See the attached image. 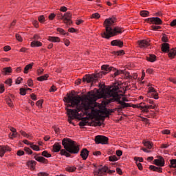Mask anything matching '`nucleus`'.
Listing matches in <instances>:
<instances>
[{
	"label": "nucleus",
	"instance_id": "obj_1",
	"mask_svg": "<svg viewBox=\"0 0 176 176\" xmlns=\"http://www.w3.org/2000/svg\"><path fill=\"white\" fill-rule=\"evenodd\" d=\"M99 89H94L87 93V95H83L80 97L82 107H86L87 109H91L94 111V104L96 101L100 100V98H111V90L112 87L107 88L105 84H99Z\"/></svg>",
	"mask_w": 176,
	"mask_h": 176
},
{
	"label": "nucleus",
	"instance_id": "obj_2",
	"mask_svg": "<svg viewBox=\"0 0 176 176\" xmlns=\"http://www.w3.org/2000/svg\"><path fill=\"white\" fill-rule=\"evenodd\" d=\"M114 23H116V18L111 17L106 19L104 21V25L105 28V32L101 34L102 38H104V39H109V38H112V36H116V35H119V34H122L123 32V28L116 26L113 29H112L111 25H113Z\"/></svg>",
	"mask_w": 176,
	"mask_h": 176
},
{
	"label": "nucleus",
	"instance_id": "obj_3",
	"mask_svg": "<svg viewBox=\"0 0 176 176\" xmlns=\"http://www.w3.org/2000/svg\"><path fill=\"white\" fill-rule=\"evenodd\" d=\"M102 72L98 74H87L82 78V82H87V83H93V82H96L98 80V78L102 77L103 75H107L108 72H111V71H116V68L113 67H110L109 65H103L101 67Z\"/></svg>",
	"mask_w": 176,
	"mask_h": 176
},
{
	"label": "nucleus",
	"instance_id": "obj_4",
	"mask_svg": "<svg viewBox=\"0 0 176 176\" xmlns=\"http://www.w3.org/2000/svg\"><path fill=\"white\" fill-rule=\"evenodd\" d=\"M119 83H115L114 85L111 87L110 97H113L112 99H114V102L116 101L117 102H118V104H120V105H118V109H120V111H123L124 108L131 107V104H130L129 103H126V102H122V100H120V99L122 98V96L123 95H119V94H118V90H119Z\"/></svg>",
	"mask_w": 176,
	"mask_h": 176
},
{
	"label": "nucleus",
	"instance_id": "obj_5",
	"mask_svg": "<svg viewBox=\"0 0 176 176\" xmlns=\"http://www.w3.org/2000/svg\"><path fill=\"white\" fill-rule=\"evenodd\" d=\"M65 102H67V107H72V108H77L78 106L80 104L82 99L79 95L74 96V94H67V97L64 98Z\"/></svg>",
	"mask_w": 176,
	"mask_h": 176
},
{
	"label": "nucleus",
	"instance_id": "obj_6",
	"mask_svg": "<svg viewBox=\"0 0 176 176\" xmlns=\"http://www.w3.org/2000/svg\"><path fill=\"white\" fill-rule=\"evenodd\" d=\"M73 144H76V142L68 138H63L62 140V145L64 149L60 150V155L61 156H65L66 157H69L71 156V154L67 152V151L71 148Z\"/></svg>",
	"mask_w": 176,
	"mask_h": 176
},
{
	"label": "nucleus",
	"instance_id": "obj_7",
	"mask_svg": "<svg viewBox=\"0 0 176 176\" xmlns=\"http://www.w3.org/2000/svg\"><path fill=\"white\" fill-rule=\"evenodd\" d=\"M111 102H115V99L109 98L103 101V106L99 107L100 113H102V115H105V118H109V115L113 113V109H107V105L111 104Z\"/></svg>",
	"mask_w": 176,
	"mask_h": 176
},
{
	"label": "nucleus",
	"instance_id": "obj_8",
	"mask_svg": "<svg viewBox=\"0 0 176 176\" xmlns=\"http://www.w3.org/2000/svg\"><path fill=\"white\" fill-rule=\"evenodd\" d=\"M77 113L76 116L77 118H83L82 116H85V115H87L88 116H91V113L89 112V109H87V107H83V103L81 102L77 107Z\"/></svg>",
	"mask_w": 176,
	"mask_h": 176
},
{
	"label": "nucleus",
	"instance_id": "obj_9",
	"mask_svg": "<svg viewBox=\"0 0 176 176\" xmlns=\"http://www.w3.org/2000/svg\"><path fill=\"white\" fill-rule=\"evenodd\" d=\"M79 151H80V145L78 144V143H73L70 148H68L67 152L70 155H78L79 153Z\"/></svg>",
	"mask_w": 176,
	"mask_h": 176
},
{
	"label": "nucleus",
	"instance_id": "obj_10",
	"mask_svg": "<svg viewBox=\"0 0 176 176\" xmlns=\"http://www.w3.org/2000/svg\"><path fill=\"white\" fill-rule=\"evenodd\" d=\"M100 167L98 169H95L94 171V175L96 176H104L107 175V172L108 171V166L102 165H100Z\"/></svg>",
	"mask_w": 176,
	"mask_h": 176
},
{
	"label": "nucleus",
	"instance_id": "obj_11",
	"mask_svg": "<svg viewBox=\"0 0 176 176\" xmlns=\"http://www.w3.org/2000/svg\"><path fill=\"white\" fill-rule=\"evenodd\" d=\"M109 140L107 137L104 135H97L95 137V142L97 144L107 145L108 144Z\"/></svg>",
	"mask_w": 176,
	"mask_h": 176
},
{
	"label": "nucleus",
	"instance_id": "obj_12",
	"mask_svg": "<svg viewBox=\"0 0 176 176\" xmlns=\"http://www.w3.org/2000/svg\"><path fill=\"white\" fill-rule=\"evenodd\" d=\"M63 22L64 24H66V25H71V24H72V13H71V12H65L63 14Z\"/></svg>",
	"mask_w": 176,
	"mask_h": 176
},
{
	"label": "nucleus",
	"instance_id": "obj_13",
	"mask_svg": "<svg viewBox=\"0 0 176 176\" xmlns=\"http://www.w3.org/2000/svg\"><path fill=\"white\" fill-rule=\"evenodd\" d=\"M146 21H148L150 24L155 25H162L163 24V21L160 17H151L146 19Z\"/></svg>",
	"mask_w": 176,
	"mask_h": 176
},
{
	"label": "nucleus",
	"instance_id": "obj_14",
	"mask_svg": "<svg viewBox=\"0 0 176 176\" xmlns=\"http://www.w3.org/2000/svg\"><path fill=\"white\" fill-rule=\"evenodd\" d=\"M41 154H36V153H34L32 156L33 159H35V160H36V162H38L39 163H43V164H49V160L42 156H39Z\"/></svg>",
	"mask_w": 176,
	"mask_h": 176
},
{
	"label": "nucleus",
	"instance_id": "obj_15",
	"mask_svg": "<svg viewBox=\"0 0 176 176\" xmlns=\"http://www.w3.org/2000/svg\"><path fill=\"white\" fill-rule=\"evenodd\" d=\"M67 112V115H68V118H72V119H78V116H76V113H78V109H67L66 108Z\"/></svg>",
	"mask_w": 176,
	"mask_h": 176
},
{
	"label": "nucleus",
	"instance_id": "obj_16",
	"mask_svg": "<svg viewBox=\"0 0 176 176\" xmlns=\"http://www.w3.org/2000/svg\"><path fill=\"white\" fill-rule=\"evenodd\" d=\"M153 164H155V166H158L159 167H164V158H163V157L162 156H159L158 159H155L153 161Z\"/></svg>",
	"mask_w": 176,
	"mask_h": 176
},
{
	"label": "nucleus",
	"instance_id": "obj_17",
	"mask_svg": "<svg viewBox=\"0 0 176 176\" xmlns=\"http://www.w3.org/2000/svg\"><path fill=\"white\" fill-rule=\"evenodd\" d=\"M12 148L8 146H0V156L2 157L6 152H10Z\"/></svg>",
	"mask_w": 176,
	"mask_h": 176
},
{
	"label": "nucleus",
	"instance_id": "obj_18",
	"mask_svg": "<svg viewBox=\"0 0 176 176\" xmlns=\"http://www.w3.org/2000/svg\"><path fill=\"white\" fill-rule=\"evenodd\" d=\"M77 120H81L78 124L80 126H87V123H89V121H87L89 120V117H84V118L79 117L77 118Z\"/></svg>",
	"mask_w": 176,
	"mask_h": 176
},
{
	"label": "nucleus",
	"instance_id": "obj_19",
	"mask_svg": "<svg viewBox=\"0 0 176 176\" xmlns=\"http://www.w3.org/2000/svg\"><path fill=\"white\" fill-rule=\"evenodd\" d=\"M89 151L87 148H82L80 152V156L82 157V160H86L89 157Z\"/></svg>",
	"mask_w": 176,
	"mask_h": 176
},
{
	"label": "nucleus",
	"instance_id": "obj_20",
	"mask_svg": "<svg viewBox=\"0 0 176 176\" xmlns=\"http://www.w3.org/2000/svg\"><path fill=\"white\" fill-rule=\"evenodd\" d=\"M111 46H118L122 47L123 46V41L119 39L113 40L111 42Z\"/></svg>",
	"mask_w": 176,
	"mask_h": 176
},
{
	"label": "nucleus",
	"instance_id": "obj_21",
	"mask_svg": "<svg viewBox=\"0 0 176 176\" xmlns=\"http://www.w3.org/2000/svg\"><path fill=\"white\" fill-rule=\"evenodd\" d=\"M1 72L3 75L6 76V75H9L12 74V72H13V69H12L11 67H7L3 68V69L1 70Z\"/></svg>",
	"mask_w": 176,
	"mask_h": 176
},
{
	"label": "nucleus",
	"instance_id": "obj_22",
	"mask_svg": "<svg viewBox=\"0 0 176 176\" xmlns=\"http://www.w3.org/2000/svg\"><path fill=\"white\" fill-rule=\"evenodd\" d=\"M161 50L163 52V53H168V52H170V44L167 43H164L162 45Z\"/></svg>",
	"mask_w": 176,
	"mask_h": 176
},
{
	"label": "nucleus",
	"instance_id": "obj_23",
	"mask_svg": "<svg viewBox=\"0 0 176 176\" xmlns=\"http://www.w3.org/2000/svg\"><path fill=\"white\" fill-rule=\"evenodd\" d=\"M53 152H61V144L59 142H56L52 146Z\"/></svg>",
	"mask_w": 176,
	"mask_h": 176
},
{
	"label": "nucleus",
	"instance_id": "obj_24",
	"mask_svg": "<svg viewBox=\"0 0 176 176\" xmlns=\"http://www.w3.org/2000/svg\"><path fill=\"white\" fill-rule=\"evenodd\" d=\"M26 166H28V167H30V170H35V166H36V161H28L26 163Z\"/></svg>",
	"mask_w": 176,
	"mask_h": 176
},
{
	"label": "nucleus",
	"instance_id": "obj_25",
	"mask_svg": "<svg viewBox=\"0 0 176 176\" xmlns=\"http://www.w3.org/2000/svg\"><path fill=\"white\" fill-rule=\"evenodd\" d=\"M138 45L140 47H148L149 46V41L147 40H141L138 41Z\"/></svg>",
	"mask_w": 176,
	"mask_h": 176
},
{
	"label": "nucleus",
	"instance_id": "obj_26",
	"mask_svg": "<svg viewBox=\"0 0 176 176\" xmlns=\"http://www.w3.org/2000/svg\"><path fill=\"white\" fill-rule=\"evenodd\" d=\"M149 169L153 171H157V173H163V168L162 167H157L153 165L149 166Z\"/></svg>",
	"mask_w": 176,
	"mask_h": 176
},
{
	"label": "nucleus",
	"instance_id": "obj_27",
	"mask_svg": "<svg viewBox=\"0 0 176 176\" xmlns=\"http://www.w3.org/2000/svg\"><path fill=\"white\" fill-rule=\"evenodd\" d=\"M155 105H144L143 113H148L149 109H155Z\"/></svg>",
	"mask_w": 176,
	"mask_h": 176
},
{
	"label": "nucleus",
	"instance_id": "obj_28",
	"mask_svg": "<svg viewBox=\"0 0 176 176\" xmlns=\"http://www.w3.org/2000/svg\"><path fill=\"white\" fill-rule=\"evenodd\" d=\"M147 61H149L150 63H155L156 60V55L150 54L148 56H146Z\"/></svg>",
	"mask_w": 176,
	"mask_h": 176
},
{
	"label": "nucleus",
	"instance_id": "obj_29",
	"mask_svg": "<svg viewBox=\"0 0 176 176\" xmlns=\"http://www.w3.org/2000/svg\"><path fill=\"white\" fill-rule=\"evenodd\" d=\"M168 57L174 58L176 56V48H172L168 52Z\"/></svg>",
	"mask_w": 176,
	"mask_h": 176
},
{
	"label": "nucleus",
	"instance_id": "obj_30",
	"mask_svg": "<svg viewBox=\"0 0 176 176\" xmlns=\"http://www.w3.org/2000/svg\"><path fill=\"white\" fill-rule=\"evenodd\" d=\"M31 47H41L42 43L38 41H33L30 45Z\"/></svg>",
	"mask_w": 176,
	"mask_h": 176
},
{
	"label": "nucleus",
	"instance_id": "obj_31",
	"mask_svg": "<svg viewBox=\"0 0 176 176\" xmlns=\"http://www.w3.org/2000/svg\"><path fill=\"white\" fill-rule=\"evenodd\" d=\"M32 67H34V63L27 65L24 68V74H28V71L32 69Z\"/></svg>",
	"mask_w": 176,
	"mask_h": 176
},
{
	"label": "nucleus",
	"instance_id": "obj_32",
	"mask_svg": "<svg viewBox=\"0 0 176 176\" xmlns=\"http://www.w3.org/2000/svg\"><path fill=\"white\" fill-rule=\"evenodd\" d=\"M48 41H50V42L56 43V42H60L61 39H60L59 37H57V36H49Z\"/></svg>",
	"mask_w": 176,
	"mask_h": 176
},
{
	"label": "nucleus",
	"instance_id": "obj_33",
	"mask_svg": "<svg viewBox=\"0 0 176 176\" xmlns=\"http://www.w3.org/2000/svg\"><path fill=\"white\" fill-rule=\"evenodd\" d=\"M143 144L146 146V148H148V149H152V147L153 146V143L150 141H147V142L143 141Z\"/></svg>",
	"mask_w": 176,
	"mask_h": 176
},
{
	"label": "nucleus",
	"instance_id": "obj_34",
	"mask_svg": "<svg viewBox=\"0 0 176 176\" xmlns=\"http://www.w3.org/2000/svg\"><path fill=\"white\" fill-rule=\"evenodd\" d=\"M48 78H49V74H45L43 76L38 77L37 80H38V82H43V80H47Z\"/></svg>",
	"mask_w": 176,
	"mask_h": 176
},
{
	"label": "nucleus",
	"instance_id": "obj_35",
	"mask_svg": "<svg viewBox=\"0 0 176 176\" xmlns=\"http://www.w3.org/2000/svg\"><path fill=\"white\" fill-rule=\"evenodd\" d=\"M56 31L58 32H59V34H60V35H67L68 36V35H69V32H65V30H64V29L60 28H58L56 29Z\"/></svg>",
	"mask_w": 176,
	"mask_h": 176
},
{
	"label": "nucleus",
	"instance_id": "obj_36",
	"mask_svg": "<svg viewBox=\"0 0 176 176\" xmlns=\"http://www.w3.org/2000/svg\"><path fill=\"white\" fill-rule=\"evenodd\" d=\"M145 103H140L139 104H132V108H140L141 109L142 112L143 113V109H144V105Z\"/></svg>",
	"mask_w": 176,
	"mask_h": 176
},
{
	"label": "nucleus",
	"instance_id": "obj_37",
	"mask_svg": "<svg viewBox=\"0 0 176 176\" xmlns=\"http://www.w3.org/2000/svg\"><path fill=\"white\" fill-rule=\"evenodd\" d=\"M65 170L68 173H74V172L76 171V167H75V166H67V167L65 168Z\"/></svg>",
	"mask_w": 176,
	"mask_h": 176
},
{
	"label": "nucleus",
	"instance_id": "obj_38",
	"mask_svg": "<svg viewBox=\"0 0 176 176\" xmlns=\"http://www.w3.org/2000/svg\"><path fill=\"white\" fill-rule=\"evenodd\" d=\"M30 148L33 149V151H36V152H39V151H41L38 146L34 144V143L30 144Z\"/></svg>",
	"mask_w": 176,
	"mask_h": 176
},
{
	"label": "nucleus",
	"instance_id": "obj_39",
	"mask_svg": "<svg viewBox=\"0 0 176 176\" xmlns=\"http://www.w3.org/2000/svg\"><path fill=\"white\" fill-rule=\"evenodd\" d=\"M170 168H176V159L170 160Z\"/></svg>",
	"mask_w": 176,
	"mask_h": 176
},
{
	"label": "nucleus",
	"instance_id": "obj_40",
	"mask_svg": "<svg viewBox=\"0 0 176 176\" xmlns=\"http://www.w3.org/2000/svg\"><path fill=\"white\" fill-rule=\"evenodd\" d=\"M41 156L49 158V157H52V154L49 153L47 151H44L41 153Z\"/></svg>",
	"mask_w": 176,
	"mask_h": 176
},
{
	"label": "nucleus",
	"instance_id": "obj_41",
	"mask_svg": "<svg viewBox=\"0 0 176 176\" xmlns=\"http://www.w3.org/2000/svg\"><path fill=\"white\" fill-rule=\"evenodd\" d=\"M140 16H142V17H148V16H149V12L146 10L141 11Z\"/></svg>",
	"mask_w": 176,
	"mask_h": 176
},
{
	"label": "nucleus",
	"instance_id": "obj_42",
	"mask_svg": "<svg viewBox=\"0 0 176 176\" xmlns=\"http://www.w3.org/2000/svg\"><path fill=\"white\" fill-rule=\"evenodd\" d=\"M109 162H118V157L116 155H111L109 157Z\"/></svg>",
	"mask_w": 176,
	"mask_h": 176
},
{
	"label": "nucleus",
	"instance_id": "obj_43",
	"mask_svg": "<svg viewBox=\"0 0 176 176\" xmlns=\"http://www.w3.org/2000/svg\"><path fill=\"white\" fill-rule=\"evenodd\" d=\"M121 74H123V70H118L117 69H116V70L114 71V77L118 76V75H121Z\"/></svg>",
	"mask_w": 176,
	"mask_h": 176
},
{
	"label": "nucleus",
	"instance_id": "obj_44",
	"mask_svg": "<svg viewBox=\"0 0 176 176\" xmlns=\"http://www.w3.org/2000/svg\"><path fill=\"white\" fill-rule=\"evenodd\" d=\"M151 29L153 30V31H157V30H161L162 27L160 25H152Z\"/></svg>",
	"mask_w": 176,
	"mask_h": 176
},
{
	"label": "nucleus",
	"instance_id": "obj_45",
	"mask_svg": "<svg viewBox=\"0 0 176 176\" xmlns=\"http://www.w3.org/2000/svg\"><path fill=\"white\" fill-rule=\"evenodd\" d=\"M100 17H101V16L100 15V14L98 13V12H96V13L92 14L91 18V19H100Z\"/></svg>",
	"mask_w": 176,
	"mask_h": 176
},
{
	"label": "nucleus",
	"instance_id": "obj_46",
	"mask_svg": "<svg viewBox=\"0 0 176 176\" xmlns=\"http://www.w3.org/2000/svg\"><path fill=\"white\" fill-rule=\"evenodd\" d=\"M56 17L58 20H63L64 14H63L61 12H59L56 14Z\"/></svg>",
	"mask_w": 176,
	"mask_h": 176
},
{
	"label": "nucleus",
	"instance_id": "obj_47",
	"mask_svg": "<svg viewBox=\"0 0 176 176\" xmlns=\"http://www.w3.org/2000/svg\"><path fill=\"white\" fill-rule=\"evenodd\" d=\"M19 91H20L19 94H21V96H25V94H27V91L24 88H20Z\"/></svg>",
	"mask_w": 176,
	"mask_h": 176
},
{
	"label": "nucleus",
	"instance_id": "obj_48",
	"mask_svg": "<svg viewBox=\"0 0 176 176\" xmlns=\"http://www.w3.org/2000/svg\"><path fill=\"white\" fill-rule=\"evenodd\" d=\"M24 151L28 155H32V150H31V148L25 147Z\"/></svg>",
	"mask_w": 176,
	"mask_h": 176
},
{
	"label": "nucleus",
	"instance_id": "obj_49",
	"mask_svg": "<svg viewBox=\"0 0 176 176\" xmlns=\"http://www.w3.org/2000/svg\"><path fill=\"white\" fill-rule=\"evenodd\" d=\"M6 85L9 86H12V83H13V80L12 78H8L5 81Z\"/></svg>",
	"mask_w": 176,
	"mask_h": 176
},
{
	"label": "nucleus",
	"instance_id": "obj_50",
	"mask_svg": "<svg viewBox=\"0 0 176 176\" xmlns=\"http://www.w3.org/2000/svg\"><path fill=\"white\" fill-rule=\"evenodd\" d=\"M28 86H29V87H32V86H34V80H32V79L29 78L28 80Z\"/></svg>",
	"mask_w": 176,
	"mask_h": 176
},
{
	"label": "nucleus",
	"instance_id": "obj_51",
	"mask_svg": "<svg viewBox=\"0 0 176 176\" xmlns=\"http://www.w3.org/2000/svg\"><path fill=\"white\" fill-rule=\"evenodd\" d=\"M38 20L39 22H41L42 23H45V21H46L45 20V16H43V15L39 16L38 18Z\"/></svg>",
	"mask_w": 176,
	"mask_h": 176
},
{
	"label": "nucleus",
	"instance_id": "obj_52",
	"mask_svg": "<svg viewBox=\"0 0 176 176\" xmlns=\"http://www.w3.org/2000/svg\"><path fill=\"white\" fill-rule=\"evenodd\" d=\"M43 104V100H40L36 102V105L38 107V108H42V104Z\"/></svg>",
	"mask_w": 176,
	"mask_h": 176
},
{
	"label": "nucleus",
	"instance_id": "obj_53",
	"mask_svg": "<svg viewBox=\"0 0 176 176\" xmlns=\"http://www.w3.org/2000/svg\"><path fill=\"white\" fill-rule=\"evenodd\" d=\"M134 160L135 162H139V163H142V162H144V158L140 157H135Z\"/></svg>",
	"mask_w": 176,
	"mask_h": 176
},
{
	"label": "nucleus",
	"instance_id": "obj_54",
	"mask_svg": "<svg viewBox=\"0 0 176 176\" xmlns=\"http://www.w3.org/2000/svg\"><path fill=\"white\" fill-rule=\"evenodd\" d=\"M102 124L101 121H94L93 126L97 127V126H101Z\"/></svg>",
	"mask_w": 176,
	"mask_h": 176
},
{
	"label": "nucleus",
	"instance_id": "obj_55",
	"mask_svg": "<svg viewBox=\"0 0 176 176\" xmlns=\"http://www.w3.org/2000/svg\"><path fill=\"white\" fill-rule=\"evenodd\" d=\"M162 42H164L165 43L168 42V38H167V35L164 34L162 38Z\"/></svg>",
	"mask_w": 176,
	"mask_h": 176
},
{
	"label": "nucleus",
	"instance_id": "obj_56",
	"mask_svg": "<svg viewBox=\"0 0 176 176\" xmlns=\"http://www.w3.org/2000/svg\"><path fill=\"white\" fill-rule=\"evenodd\" d=\"M15 37L19 41V42H23V38L19 34H16Z\"/></svg>",
	"mask_w": 176,
	"mask_h": 176
},
{
	"label": "nucleus",
	"instance_id": "obj_57",
	"mask_svg": "<svg viewBox=\"0 0 176 176\" xmlns=\"http://www.w3.org/2000/svg\"><path fill=\"white\" fill-rule=\"evenodd\" d=\"M21 80H23V78H21V77H18V78L15 80V83H16V85H20V83H21Z\"/></svg>",
	"mask_w": 176,
	"mask_h": 176
},
{
	"label": "nucleus",
	"instance_id": "obj_58",
	"mask_svg": "<svg viewBox=\"0 0 176 176\" xmlns=\"http://www.w3.org/2000/svg\"><path fill=\"white\" fill-rule=\"evenodd\" d=\"M6 102L9 107H12L13 105V102L10 98H6Z\"/></svg>",
	"mask_w": 176,
	"mask_h": 176
},
{
	"label": "nucleus",
	"instance_id": "obj_59",
	"mask_svg": "<svg viewBox=\"0 0 176 176\" xmlns=\"http://www.w3.org/2000/svg\"><path fill=\"white\" fill-rule=\"evenodd\" d=\"M105 116H101V115H99V118H96V120H102V122H104L105 120Z\"/></svg>",
	"mask_w": 176,
	"mask_h": 176
},
{
	"label": "nucleus",
	"instance_id": "obj_60",
	"mask_svg": "<svg viewBox=\"0 0 176 176\" xmlns=\"http://www.w3.org/2000/svg\"><path fill=\"white\" fill-rule=\"evenodd\" d=\"M38 176H49V173L46 172H40L37 174Z\"/></svg>",
	"mask_w": 176,
	"mask_h": 176
},
{
	"label": "nucleus",
	"instance_id": "obj_61",
	"mask_svg": "<svg viewBox=\"0 0 176 176\" xmlns=\"http://www.w3.org/2000/svg\"><path fill=\"white\" fill-rule=\"evenodd\" d=\"M44 71H45V69H43V68L38 69L37 70V75H38V76L43 75Z\"/></svg>",
	"mask_w": 176,
	"mask_h": 176
},
{
	"label": "nucleus",
	"instance_id": "obj_62",
	"mask_svg": "<svg viewBox=\"0 0 176 176\" xmlns=\"http://www.w3.org/2000/svg\"><path fill=\"white\" fill-rule=\"evenodd\" d=\"M24 151H21V150H19L16 153L17 156H24Z\"/></svg>",
	"mask_w": 176,
	"mask_h": 176
},
{
	"label": "nucleus",
	"instance_id": "obj_63",
	"mask_svg": "<svg viewBox=\"0 0 176 176\" xmlns=\"http://www.w3.org/2000/svg\"><path fill=\"white\" fill-rule=\"evenodd\" d=\"M54 17H56V14L54 13H51L49 16H48V19L49 20H54Z\"/></svg>",
	"mask_w": 176,
	"mask_h": 176
},
{
	"label": "nucleus",
	"instance_id": "obj_64",
	"mask_svg": "<svg viewBox=\"0 0 176 176\" xmlns=\"http://www.w3.org/2000/svg\"><path fill=\"white\" fill-rule=\"evenodd\" d=\"M170 27H176V19L173 20L170 23Z\"/></svg>",
	"mask_w": 176,
	"mask_h": 176
}]
</instances>
